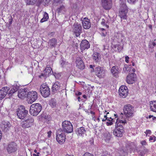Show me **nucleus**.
<instances>
[{"mask_svg":"<svg viewBox=\"0 0 156 156\" xmlns=\"http://www.w3.org/2000/svg\"><path fill=\"white\" fill-rule=\"evenodd\" d=\"M124 112V117H123V114L121 113L120 116L121 119H117L118 122H121L122 124H126L131 118L134 116V109L133 106L130 104L125 105L123 108Z\"/></svg>","mask_w":156,"mask_h":156,"instance_id":"f257e3e1","label":"nucleus"},{"mask_svg":"<svg viewBox=\"0 0 156 156\" xmlns=\"http://www.w3.org/2000/svg\"><path fill=\"white\" fill-rule=\"evenodd\" d=\"M42 109V106L39 103L33 104L30 107L29 112L34 116L37 115L40 112Z\"/></svg>","mask_w":156,"mask_h":156,"instance_id":"f03ea898","label":"nucleus"},{"mask_svg":"<svg viewBox=\"0 0 156 156\" xmlns=\"http://www.w3.org/2000/svg\"><path fill=\"white\" fill-rule=\"evenodd\" d=\"M121 123H122L121 122H118L117 119L115 124V128L113 132L114 135L117 137H122V133L124 131L123 127L121 125Z\"/></svg>","mask_w":156,"mask_h":156,"instance_id":"7ed1b4c3","label":"nucleus"},{"mask_svg":"<svg viewBox=\"0 0 156 156\" xmlns=\"http://www.w3.org/2000/svg\"><path fill=\"white\" fill-rule=\"evenodd\" d=\"M128 11L127 7L126 4L123 3L120 5L119 16L122 20H126L127 19V13Z\"/></svg>","mask_w":156,"mask_h":156,"instance_id":"20e7f679","label":"nucleus"},{"mask_svg":"<svg viewBox=\"0 0 156 156\" xmlns=\"http://www.w3.org/2000/svg\"><path fill=\"white\" fill-rule=\"evenodd\" d=\"M62 131L67 133H70L73 131V126L69 121L65 120L62 123Z\"/></svg>","mask_w":156,"mask_h":156,"instance_id":"39448f33","label":"nucleus"},{"mask_svg":"<svg viewBox=\"0 0 156 156\" xmlns=\"http://www.w3.org/2000/svg\"><path fill=\"white\" fill-rule=\"evenodd\" d=\"M40 91L41 95L44 98L49 96L50 94V89L48 87L46 84H42L40 88Z\"/></svg>","mask_w":156,"mask_h":156,"instance_id":"423d86ee","label":"nucleus"},{"mask_svg":"<svg viewBox=\"0 0 156 156\" xmlns=\"http://www.w3.org/2000/svg\"><path fill=\"white\" fill-rule=\"evenodd\" d=\"M27 110L25 109L23 106H21L17 111V114L18 117L20 119H23L26 117L28 114Z\"/></svg>","mask_w":156,"mask_h":156,"instance_id":"0eeeda50","label":"nucleus"},{"mask_svg":"<svg viewBox=\"0 0 156 156\" xmlns=\"http://www.w3.org/2000/svg\"><path fill=\"white\" fill-rule=\"evenodd\" d=\"M27 98L28 103L31 104L37 99V93L36 92L34 91L29 92L27 94Z\"/></svg>","mask_w":156,"mask_h":156,"instance_id":"6e6552de","label":"nucleus"},{"mask_svg":"<svg viewBox=\"0 0 156 156\" xmlns=\"http://www.w3.org/2000/svg\"><path fill=\"white\" fill-rule=\"evenodd\" d=\"M72 31L75 34L76 37H78L82 33V27L80 24L78 23H75L72 27Z\"/></svg>","mask_w":156,"mask_h":156,"instance_id":"1a4fd4ad","label":"nucleus"},{"mask_svg":"<svg viewBox=\"0 0 156 156\" xmlns=\"http://www.w3.org/2000/svg\"><path fill=\"white\" fill-rule=\"evenodd\" d=\"M96 75L99 78H104L106 74V71L103 68L100 66L96 67L95 69Z\"/></svg>","mask_w":156,"mask_h":156,"instance_id":"9d476101","label":"nucleus"},{"mask_svg":"<svg viewBox=\"0 0 156 156\" xmlns=\"http://www.w3.org/2000/svg\"><path fill=\"white\" fill-rule=\"evenodd\" d=\"M56 139L58 143L60 144H62L65 141L66 135L63 132L58 130L57 132Z\"/></svg>","mask_w":156,"mask_h":156,"instance_id":"9b49d317","label":"nucleus"},{"mask_svg":"<svg viewBox=\"0 0 156 156\" xmlns=\"http://www.w3.org/2000/svg\"><path fill=\"white\" fill-rule=\"evenodd\" d=\"M34 122V119L31 117H29L23 122L22 127L24 129L30 127L33 125Z\"/></svg>","mask_w":156,"mask_h":156,"instance_id":"f8f14e48","label":"nucleus"},{"mask_svg":"<svg viewBox=\"0 0 156 156\" xmlns=\"http://www.w3.org/2000/svg\"><path fill=\"white\" fill-rule=\"evenodd\" d=\"M6 149L9 154L14 152L17 150V145L14 142L10 143L8 144Z\"/></svg>","mask_w":156,"mask_h":156,"instance_id":"ddd939ff","label":"nucleus"},{"mask_svg":"<svg viewBox=\"0 0 156 156\" xmlns=\"http://www.w3.org/2000/svg\"><path fill=\"white\" fill-rule=\"evenodd\" d=\"M120 97L123 98L126 97L128 94V89L127 87L124 85L121 86L119 90Z\"/></svg>","mask_w":156,"mask_h":156,"instance_id":"4468645a","label":"nucleus"},{"mask_svg":"<svg viewBox=\"0 0 156 156\" xmlns=\"http://www.w3.org/2000/svg\"><path fill=\"white\" fill-rule=\"evenodd\" d=\"M9 87H3L0 90V100L4 98L7 94L9 96L8 93L9 91Z\"/></svg>","mask_w":156,"mask_h":156,"instance_id":"2eb2a0df","label":"nucleus"},{"mask_svg":"<svg viewBox=\"0 0 156 156\" xmlns=\"http://www.w3.org/2000/svg\"><path fill=\"white\" fill-rule=\"evenodd\" d=\"M136 80V75L132 73L128 75L126 77V82L129 84H133Z\"/></svg>","mask_w":156,"mask_h":156,"instance_id":"dca6fc26","label":"nucleus"},{"mask_svg":"<svg viewBox=\"0 0 156 156\" xmlns=\"http://www.w3.org/2000/svg\"><path fill=\"white\" fill-rule=\"evenodd\" d=\"M80 50L83 51L85 49H88L90 48V44L86 40H84L80 44Z\"/></svg>","mask_w":156,"mask_h":156,"instance_id":"f3484780","label":"nucleus"},{"mask_svg":"<svg viewBox=\"0 0 156 156\" xmlns=\"http://www.w3.org/2000/svg\"><path fill=\"white\" fill-rule=\"evenodd\" d=\"M28 93L27 89H22L18 91V95L20 98L23 99L27 96Z\"/></svg>","mask_w":156,"mask_h":156,"instance_id":"a211bd4d","label":"nucleus"},{"mask_svg":"<svg viewBox=\"0 0 156 156\" xmlns=\"http://www.w3.org/2000/svg\"><path fill=\"white\" fill-rule=\"evenodd\" d=\"M76 66L80 69H84L85 65L82 59L79 57H77L76 60Z\"/></svg>","mask_w":156,"mask_h":156,"instance_id":"6ab92c4d","label":"nucleus"},{"mask_svg":"<svg viewBox=\"0 0 156 156\" xmlns=\"http://www.w3.org/2000/svg\"><path fill=\"white\" fill-rule=\"evenodd\" d=\"M102 5L105 9H110L112 7L111 0H102Z\"/></svg>","mask_w":156,"mask_h":156,"instance_id":"aec40b11","label":"nucleus"},{"mask_svg":"<svg viewBox=\"0 0 156 156\" xmlns=\"http://www.w3.org/2000/svg\"><path fill=\"white\" fill-rule=\"evenodd\" d=\"M82 20V24L83 28L85 29H88L90 27V23L89 19L85 17Z\"/></svg>","mask_w":156,"mask_h":156,"instance_id":"412c9836","label":"nucleus"},{"mask_svg":"<svg viewBox=\"0 0 156 156\" xmlns=\"http://www.w3.org/2000/svg\"><path fill=\"white\" fill-rule=\"evenodd\" d=\"M52 73L53 72L51 67H47L44 70V73H42L40 76V77L41 78L42 76L46 77L47 76H48L52 73Z\"/></svg>","mask_w":156,"mask_h":156,"instance_id":"4be33fe9","label":"nucleus"},{"mask_svg":"<svg viewBox=\"0 0 156 156\" xmlns=\"http://www.w3.org/2000/svg\"><path fill=\"white\" fill-rule=\"evenodd\" d=\"M77 134L80 136H84L86 135V130L83 127L77 128L76 131Z\"/></svg>","mask_w":156,"mask_h":156,"instance_id":"5701e85b","label":"nucleus"},{"mask_svg":"<svg viewBox=\"0 0 156 156\" xmlns=\"http://www.w3.org/2000/svg\"><path fill=\"white\" fill-rule=\"evenodd\" d=\"M11 127V125L9 122L5 121L2 122V127L4 131H6L8 130Z\"/></svg>","mask_w":156,"mask_h":156,"instance_id":"b1692460","label":"nucleus"},{"mask_svg":"<svg viewBox=\"0 0 156 156\" xmlns=\"http://www.w3.org/2000/svg\"><path fill=\"white\" fill-rule=\"evenodd\" d=\"M56 44L57 40L55 38L49 40L48 42V46L51 48L55 47Z\"/></svg>","mask_w":156,"mask_h":156,"instance_id":"393cba45","label":"nucleus"},{"mask_svg":"<svg viewBox=\"0 0 156 156\" xmlns=\"http://www.w3.org/2000/svg\"><path fill=\"white\" fill-rule=\"evenodd\" d=\"M150 106L151 111L156 112V100L150 101Z\"/></svg>","mask_w":156,"mask_h":156,"instance_id":"a878e982","label":"nucleus"},{"mask_svg":"<svg viewBox=\"0 0 156 156\" xmlns=\"http://www.w3.org/2000/svg\"><path fill=\"white\" fill-rule=\"evenodd\" d=\"M60 86V84L59 82H56L53 85L52 89L53 92H55L56 91L59 90Z\"/></svg>","mask_w":156,"mask_h":156,"instance_id":"bb28decb","label":"nucleus"},{"mask_svg":"<svg viewBox=\"0 0 156 156\" xmlns=\"http://www.w3.org/2000/svg\"><path fill=\"white\" fill-rule=\"evenodd\" d=\"M19 85H16V86L15 85L13 86V87L12 89L9 91L8 94L9 96L10 97L12 95V94L17 91L19 89Z\"/></svg>","mask_w":156,"mask_h":156,"instance_id":"cd10ccee","label":"nucleus"},{"mask_svg":"<svg viewBox=\"0 0 156 156\" xmlns=\"http://www.w3.org/2000/svg\"><path fill=\"white\" fill-rule=\"evenodd\" d=\"M111 72L114 76L117 77L118 74L119 73L118 67L116 66H113L111 69Z\"/></svg>","mask_w":156,"mask_h":156,"instance_id":"c85d7f7f","label":"nucleus"},{"mask_svg":"<svg viewBox=\"0 0 156 156\" xmlns=\"http://www.w3.org/2000/svg\"><path fill=\"white\" fill-rule=\"evenodd\" d=\"M92 57L94 61L96 62H98L100 58V54L97 52H95L94 53Z\"/></svg>","mask_w":156,"mask_h":156,"instance_id":"c756f323","label":"nucleus"},{"mask_svg":"<svg viewBox=\"0 0 156 156\" xmlns=\"http://www.w3.org/2000/svg\"><path fill=\"white\" fill-rule=\"evenodd\" d=\"M48 18V14L46 12H44L43 17L41 20L40 22L43 23L47 21Z\"/></svg>","mask_w":156,"mask_h":156,"instance_id":"7c9ffc66","label":"nucleus"},{"mask_svg":"<svg viewBox=\"0 0 156 156\" xmlns=\"http://www.w3.org/2000/svg\"><path fill=\"white\" fill-rule=\"evenodd\" d=\"M107 115H104V118H101L102 120L104 122L107 120L106 124L107 126H111L112 125L113 123L112 121H111L107 119Z\"/></svg>","mask_w":156,"mask_h":156,"instance_id":"2f4dec72","label":"nucleus"},{"mask_svg":"<svg viewBox=\"0 0 156 156\" xmlns=\"http://www.w3.org/2000/svg\"><path fill=\"white\" fill-rule=\"evenodd\" d=\"M123 48V45L122 44H116L115 46V48L116 49V50H117L118 51H120Z\"/></svg>","mask_w":156,"mask_h":156,"instance_id":"473e14b6","label":"nucleus"},{"mask_svg":"<svg viewBox=\"0 0 156 156\" xmlns=\"http://www.w3.org/2000/svg\"><path fill=\"white\" fill-rule=\"evenodd\" d=\"M57 10L59 13H63L65 12L66 9L65 7L63 5H62Z\"/></svg>","mask_w":156,"mask_h":156,"instance_id":"72a5a7b5","label":"nucleus"},{"mask_svg":"<svg viewBox=\"0 0 156 156\" xmlns=\"http://www.w3.org/2000/svg\"><path fill=\"white\" fill-rule=\"evenodd\" d=\"M50 105L52 107L54 108L56 105V102L54 99H52L50 101Z\"/></svg>","mask_w":156,"mask_h":156,"instance_id":"f704fd0d","label":"nucleus"},{"mask_svg":"<svg viewBox=\"0 0 156 156\" xmlns=\"http://www.w3.org/2000/svg\"><path fill=\"white\" fill-rule=\"evenodd\" d=\"M131 67L130 66L127 65H125L123 68V70L124 72H130L131 71Z\"/></svg>","mask_w":156,"mask_h":156,"instance_id":"c9c22d12","label":"nucleus"},{"mask_svg":"<svg viewBox=\"0 0 156 156\" xmlns=\"http://www.w3.org/2000/svg\"><path fill=\"white\" fill-rule=\"evenodd\" d=\"M37 0H27V5H33L36 2Z\"/></svg>","mask_w":156,"mask_h":156,"instance_id":"e433bc0d","label":"nucleus"},{"mask_svg":"<svg viewBox=\"0 0 156 156\" xmlns=\"http://www.w3.org/2000/svg\"><path fill=\"white\" fill-rule=\"evenodd\" d=\"M147 152V150H144L140 153V154L141 156H144L145 154Z\"/></svg>","mask_w":156,"mask_h":156,"instance_id":"4c0bfd02","label":"nucleus"},{"mask_svg":"<svg viewBox=\"0 0 156 156\" xmlns=\"http://www.w3.org/2000/svg\"><path fill=\"white\" fill-rule=\"evenodd\" d=\"M156 45V43L155 42H151V43H149V46L150 48H154V47Z\"/></svg>","mask_w":156,"mask_h":156,"instance_id":"58836bf2","label":"nucleus"},{"mask_svg":"<svg viewBox=\"0 0 156 156\" xmlns=\"http://www.w3.org/2000/svg\"><path fill=\"white\" fill-rule=\"evenodd\" d=\"M128 2L132 4H134L138 0H127Z\"/></svg>","mask_w":156,"mask_h":156,"instance_id":"ea45409f","label":"nucleus"},{"mask_svg":"<svg viewBox=\"0 0 156 156\" xmlns=\"http://www.w3.org/2000/svg\"><path fill=\"white\" fill-rule=\"evenodd\" d=\"M105 20L104 19H102V21L101 22V24L103 25H105L107 28L108 27V26L107 24H105Z\"/></svg>","mask_w":156,"mask_h":156,"instance_id":"a19ab883","label":"nucleus"},{"mask_svg":"<svg viewBox=\"0 0 156 156\" xmlns=\"http://www.w3.org/2000/svg\"><path fill=\"white\" fill-rule=\"evenodd\" d=\"M63 0H54V2L56 4H60L62 3Z\"/></svg>","mask_w":156,"mask_h":156,"instance_id":"79ce46f5","label":"nucleus"},{"mask_svg":"<svg viewBox=\"0 0 156 156\" xmlns=\"http://www.w3.org/2000/svg\"><path fill=\"white\" fill-rule=\"evenodd\" d=\"M101 30L102 31H103L101 33L102 35L103 36H105L107 34V32L105 31V29L104 28H101Z\"/></svg>","mask_w":156,"mask_h":156,"instance_id":"37998d69","label":"nucleus"},{"mask_svg":"<svg viewBox=\"0 0 156 156\" xmlns=\"http://www.w3.org/2000/svg\"><path fill=\"white\" fill-rule=\"evenodd\" d=\"M155 138L156 137L155 136H154L153 137L151 136L150 137L149 140L151 141L152 140H153V142H154L155 141Z\"/></svg>","mask_w":156,"mask_h":156,"instance_id":"c03bdc74","label":"nucleus"},{"mask_svg":"<svg viewBox=\"0 0 156 156\" xmlns=\"http://www.w3.org/2000/svg\"><path fill=\"white\" fill-rule=\"evenodd\" d=\"M83 156H93V155L89 153H85L83 155Z\"/></svg>","mask_w":156,"mask_h":156,"instance_id":"a18cd8bd","label":"nucleus"},{"mask_svg":"<svg viewBox=\"0 0 156 156\" xmlns=\"http://www.w3.org/2000/svg\"><path fill=\"white\" fill-rule=\"evenodd\" d=\"M151 131L150 130H147L146 132H145V133L146 134L147 136L148 134H151Z\"/></svg>","mask_w":156,"mask_h":156,"instance_id":"49530a36","label":"nucleus"},{"mask_svg":"<svg viewBox=\"0 0 156 156\" xmlns=\"http://www.w3.org/2000/svg\"><path fill=\"white\" fill-rule=\"evenodd\" d=\"M89 67L90 68L92 69L91 70V72H93L94 71V69L93 68V67H94V66H92V65H90Z\"/></svg>","mask_w":156,"mask_h":156,"instance_id":"de8ad7c7","label":"nucleus"},{"mask_svg":"<svg viewBox=\"0 0 156 156\" xmlns=\"http://www.w3.org/2000/svg\"><path fill=\"white\" fill-rule=\"evenodd\" d=\"M141 144L142 145H145L146 144V142L145 140H144L141 142Z\"/></svg>","mask_w":156,"mask_h":156,"instance_id":"09e8293b","label":"nucleus"},{"mask_svg":"<svg viewBox=\"0 0 156 156\" xmlns=\"http://www.w3.org/2000/svg\"><path fill=\"white\" fill-rule=\"evenodd\" d=\"M125 61L126 62L128 63L129 62V58L128 56H126L125 57Z\"/></svg>","mask_w":156,"mask_h":156,"instance_id":"8fccbe9b","label":"nucleus"},{"mask_svg":"<svg viewBox=\"0 0 156 156\" xmlns=\"http://www.w3.org/2000/svg\"><path fill=\"white\" fill-rule=\"evenodd\" d=\"M60 62H61V64L62 66H63V65L65 64V62L63 60H61Z\"/></svg>","mask_w":156,"mask_h":156,"instance_id":"3c124183","label":"nucleus"},{"mask_svg":"<svg viewBox=\"0 0 156 156\" xmlns=\"http://www.w3.org/2000/svg\"><path fill=\"white\" fill-rule=\"evenodd\" d=\"M51 133V131H49V132H48V137H50Z\"/></svg>","mask_w":156,"mask_h":156,"instance_id":"603ef678","label":"nucleus"},{"mask_svg":"<svg viewBox=\"0 0 156 156\" xmlns=\"http://www.w3.org/2000/svg\"><path fill=\"white\" fill-rule=\"evenodd\" d=\"M77 7V5L76 4L73 5V8L76 9Z\"/></svg>","mask_w":156,"mask_h":156,"instance_id":"864d4df0","label":"nucleus"},{"mask_svg":"<svg viewBox=\"0 0 156 156\" xmlns=\"http://www.w3.org/2000/svg\"><path fill=\"white\" fill-rule=\"evenodd\" d=\"M2 136V131L0 130V140H1Z\"/></svg>","mask_w":156,"mask_h":156,"instance_id":"5fc2aeb1","label":"nucleus"},{"mask_svg":"<svg viewBox=\"0 0 156 156\" xmlns=\"http://www.w3.org/2000/svg\"><path fill=\"white\" fill-rule=\"evenodd\" d=\"M101 118H101V117H100V115L99 117L97 119V120L98 121V122H100V119H102Z\"/></svg>","mask_w":156,"mask_h":156,"instance_id":"6e6d98bb","label":"nucleus"},{"mask_svg":"<svg viewBox=\"0 0 156 156\" xmlns=\"http://www.w3.org/2000/svg\"><path fill=\"white\" fill-rule=\"evenodd\" d=\"M12 20H11L9 22V24L11 25L12 24Z\"/></svg>","mask_w":156,"mask_h":156,"instance_id":"4d7b16f0","label":"nucleus"},{"mask_svg":"<svg viewBox=\"0 0 156 156\" xmlns=\"http://www.w3.org/2000/svg\"><path fill=\"white\" fill-rule=\"evenodd\" d=\"M152 120H155L156 119V117H154L153 116L152 117Z\"/></svg>","mask_w":156,"mask_h":156,"instance_id":"13d9d810","label":"nucleus"},{"mask_svg":"<svg viewBox=\"0 0 156 156\" xmlns=\"http://www.w3.org/2000/svg\"><path fill=\"white\" fill-rule=\"evenodd\" d=\"M82 94V93L81 92H79L77 94L78 95H81Z\"/></svg>","mask_w":156,"mask_h":156,"instance_id":"bf43d9fd","label":"nucleus"},{"mask_svg":"<svg viewBox=\"0 0 156 156\" xmlns=\"http://www.w3.org/2000/svg\"><path fill=\"white\" fill-rule=\"evenodd\" d=\"M83 97L84 98H87V96L85 95H83Z\"/></svg>","mask_w":156,"mask_h":156,"instance_id":"052dcab7","label":"nucleus"},{"mask_svg":"<svg viewBox=\"0 0 156 156\" xmlns=\"http://www.w3.org/2000/svg\"><path fill=\"white\" fill-rule=\"evenodd\" d=\"M66 156H74L73 155H69L68 154H67Z\"/></svg>","mask_w":156,"mask_h":156,"instance_id":"680f3d73","label":"nucleus"},{"mask_svg":"<svg viewBox=\"0 0 156 156\" xmlns=\"http://www.w3.org/2000/svg\"><path fill=\"white\" fill-rule=\"evenodd\" d=\"M153 115H149V118H151L152 117H153Z\"/></svg>","mask_w":156,"mask_h":156,"instance_id":"e2e57ef3","label":"nucleus"},{"mask_svg":"<svg viewBox=\"0 0 156 156\" xmlns=\"http://www.w3.org/2000/svg\"><path fill=\"white\" fill-rule=\"evenodd\" d=\"M46 2H47L48 3L51 0H45Z\"/></svg>","mask_w":156,"mask_h":156,"instance_id":"0e129e2a","label":"nucleus"},{"mask_svg":"<svg viewBox=\"0 0 156 156\" xmlns=\"http://www.w3.org/2000/svg\"><path fill=\"white\" fill-rule=\"evenodd\" d=\"M39 152H37V154H36V156H39Z\"/></svg>","mask_w":156,"mask_h":156,"instance_id":"69168bd1","label":"nucleus"},{"mask_svg":"<svg viewBox=\"0 0 156 156\" xmlns=\"http://www.w3.org/2000/svg\"><path fill=\"white\" fill-rule=\"evenodd\" d=\"M105 24H106L107 23V22H108V20H107L106 19H105Z\"/></svg>","mask_w":156,"mask_h":156,"instance_id":"338daca9","label":"nucleus"},{"mask_svg":"<svg viewBox=\"0 0 156 156\" xmlns=\"http://www.w3.org/2000/svg\"><path fill=\"white\" fill-rule=\"evenodd\" d=\"M154 20H156V14L154 15Z\"/></svg>","mask_w":156,"mask_h":156,"instance_id":"774afa93","label":"nucleus"}]
</instances>
